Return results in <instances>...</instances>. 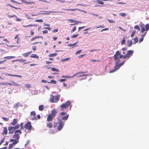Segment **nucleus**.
Wrapping results in <instances>:
<instances>
[{
    "label": "nucleus",
    "instance_id": "1",
    "mask_svg": "<svg viewBox=\"0 0 149 149\" xmlns=\"http://www.w3.org/2000/svg\"><path fill=\"white\" fill-rule=\"evenodd\" d=\"M119 53L118 52H116L114 55L113 56L115 62V65L114 67V69L110 70L109 72L110 73L114 72L120 68V66L118 63L120 61V58L119 56Z\"/></svg>",
    "mask_w": 149,
    "mask_h": 149
},
{
    "label": "nucleus",
    "instance_id": "2",
    "mask_svg": "<svg viewBox=\"0 0 149 149\" xmlns=\"http://www.w3.org/2000/svg\"><path fill=\"white\" fill-rule=\"evenodd\" d=\"M57 113V110L55 108L53 109L51 111V113L47 116V121L48 122L52 121L54 119Z\"/></svg>",
    "mask_w": 149,
    "mask_h": 149
},
{
    "label": "nucleus",
    "instance_id": "3",
    "mask_svg": "<svg viewBox=\"0 0 149 149\" xmlns=\"http://www.w3.org/2000/svg\"><path fill=\"white\" fill-rule=\"evenodd\" d=\"M53 123V127L56 128L57 127V129L58 131H60L62 130L64 125V123L61 120H59L58 122H54Z\"/></svg>",
    "mask_w": 149,
    "mask_h": 149
},
{
    "label": "nucleus",
    "instance_id": "4",
    "mask_svg": "<svg viewBox=\"0 0 149 149\" xmlns=\"http://www.w3.org/2000/svg\"><path fill=\"white\" fill-rule=\"evenodd\" d=\"M116 52H118L119 53L120 55H119V58H123L124 59L126 58H129L132 55L134 52L132 50H130L127 51L126 54L124 55L121 54L120 53L119 51H117Z\"/></svg>",
    "mask_w": 149,
    "mask_h": 149
},
{
    "label": "nucleus",
    "instance_id": "5",
    "mask_svg": "<svg viewBox=\"0 0 149 149\" xmlns=\"http://www.w3.org/2000/svg\"><path fill=\"white\" fill-rule=\"evenodd\" d=\"M69 107L70 108H71L72 107L71 103L70 101L68 100L65 102L61 104L60 106L61 110L62 111H63L65 109Z\"/></svg>",
    "mask_w": 149,
    "mask_h": 149
},
{
    "label": "nucleus",
    "instance_id": "6",
    "mask_svg": "<svg viewBox=\"0 0 149 149\" xmlns=\"http://www.w3.org/2000/svg\"><path fill=\"white\" fill-rule=\"evenodd\" d=\"M60 95L59 94L56 96H54L52 94L51 95L50 100L52 103H56L60 99Z\"/></svg>",
    "mask_w": 149,
    "mask_h": 149
},
{
    "label": "nucleus",
    "instance_id": "7",
    "mask_svg": "<svg viewBox=\"0 0 149 149\" xmlns=\"http://www.w3.org/2000/svg\"><path fill=\"white\" fill-rule=\"evenodd\" d=\"M22 133V132L20 130H16L15 132V134L13 136V138L19 140L20 137L19 134H21Z\"/></svg>",
    "mask_w": 149,
    "mask_h": 149
},
{
    "label": "nucleus",
    "instance_id": "8",
    "mask_svg": "<svg viewBox=\"0 0 149 149\" xmlns=\"http://www.w3.org/2000/svg\"><path fill=\"white\" fill-rule=\"evenodd\" d=\"M24 127L27 129L30 132L32 128L31 123L30 122H27L24 125Z\"/></svg>",
    "mask_w": 149,
    "mask_h": 149
},
{
    "label": "nucleus",
    "instance_id": "9",
    "mask_svg": "<svg viewBox=\"0 0 149 149\" xmlns=\"http://www.w3.org/2000/svg\"><path fill=\"white\" fill-rule=\"evenodd\" d=\"M36 113L35 111H31L30 113V116L31 117L32 116L33 117L32 118H31L30 119L33 120H37V118L36 116Z\"/></svg>",
    "mask_w": 149,
    "mask_h": 149
},
{
    "label": "nucleus",
    "instance_id": "10",
    "mask_svg": "<svg viewBox=\"0 0 149 149\" xmlns=\"http://www.w3.org/2000/svg\"><path fill=\"white\" fill-rule=\"evenodd\" d=\"M146 31V32L144 33V34L142 35L141 37H143L144 38V37H145L146 35L147 32L148 31L149 29V24H147L145 25Z\"/></svg>",
    "mask_w": 149,
    "mask_h": 149
},
{
    "label": "nucleus",
    "instance_id": "11",
    "mask_svg": "<svg viewBox=\"0 0 149 149\" xmlns=\"http://www.w3.org/2000/svg\"><path fill=\"white\" fill-rule=\"evenodd\" d=\"M14 127H9L8 128L9 131V134H12L14 132Z\"/></svg>",
    "mask_w": 149,
    "mask_h": 149
},
{
    "label": "nucleus",
    "instance_id": "12",
    "mask_svg": "<svg viewBox=\"0 0 149 149\" xmlns=\"http://www.w3.org/2000/svg\"><path fill=\"white\" fill-rule=\"evenodd\" d=\"M140 26L141 29V32L143 33L146 31L145 26L144 24H142L140 25Z\"/></svg>",
    "mask_w": 149,
    "mask_h": 149
},
{
    "label": "nucleus",
    "instance_id": "13",
    "mask_svg": "<svg viewBox=\"0 0 149 149\" xmlns=\"http://www.w3.org/2000/svg\"><path fill=\"white\" fill-rule=\"evenodd\" d=\"M10 142H13V144L14 145H15L19 142V140L18 139H10Z\"/></svg>",
    "mask_w": 149,
    "mask_h": 149
},
{
    "label": "nucleus",
    "instance_id": "14",
    "mask_svg": "<svg viewBox=\"0 0 149 149\" xmlns=\"http://www.w3.org/2000/svg\"><path fill=\"white\" fill-rule=\"evenodd\" d=\"M3 130V132L2 133L3 135L4 134H7L8 132V130L7 127H4Z\"/></svg>",
    "mask_w": 149,
    "mask_h": 149
},
{
    "label": "nucleus",
    "instance_id": "15",
    "mask_svg": "<svg viewBox=\"0 0 149 149\" xmlns=\"http://www.w3.org/2000/svg\"><path fill=\"white\" fill-rule=\"evenodd\" d=\"M86 72H83L80 71V72H77L75 74H74V75H73V76H72L71 77H70L72 78H73V77L78 75V74H80L84 73Z\"/></svg>",
    "mask_w": 149,
    "mask_h": 149
},
{
    "label": "nucleus",
    "instance_id": "16",
    "mask_svg": "<svg viewBox=\"0 0 149 149\" xmlns=\"http://www.w3.org/2000/svg\"><path fill=\"white\" fill-rule=\"evenodd\" d=\"M7 76H9L17 77H20V78H22V75H15V74H7Z\"/></svg>",
    "mask_w": 149,
    "mask_h": 149
},
{
    "label": "nucleus",
    "instance_id": "17",
    "mask_svg": "<svg viewBox=\"0 0 149 149\" xmlns=\"http://www.w3.org/2000/svg\"><path fill=\"white\" fill-rule=\"evenodd\" d=\"M32 52V51L29 52L27 53H26L24 54H22V55L25 57H27Z\"/></svg>",
    "mask_w": 149,
    "mask_h": 149
},
{
    "label": "nucleus",
    "instance_id": "18",
    "mask_svg": "<svg viewBox=\"0 0 149 149\" xmlns=\"http://www.w3.org/2000/svg\"><path fill=\"white\" fill-rule=\"evenodd\" d=\"M47 126L49 128H51L53 126V125L51 122L48 123L47 124Z\"/></svg>",
    "mask_w": 149,
    "mask_h": 149
},
{
    "label": "nucleus",
    "instance_id": "19",
    "mask_svg": "<svg viewBox=\"0 0 149 149\" xmlns=\"http://www.w3.org/2000/svg\"><path fill=\"white\" fill-rule=\"evenodd\" d=\"M17 122V119H14L13 121L11 123V124L13 125H15Z\"/></svg>",
    "mask_w": 149,
    "mask_h": 149
},
{
    "label": "nucleus",
    "instance_id": "20",
    "mask_svg": "<svg viewBox=\"0 0 149 149\" xmlns=\"http://www.w3.org/2000/svg\"><path fill=\"white\" fill-rule=\"evenodd\" d=\"M31 57L32 58H39V56L35 54H32L31 56Z\"/></svg>",
    "mask_w": 149,
    "mask_h": 149
},
{
    "label": "nucleus",
    "instance_id": "21",
    "mask_svg": "<svg viewBox=\"0 0 149 149\" xmlns=\"http://www.w3.org/2000/svg\"><path fill=\"white\" fill-rule=\"evenodd\" d=\"M69 114H68L67 115L65 116H63L62 117L61 119L62 120H66L68 119V118L69 117Z\"/></svg>",
    "mask_w": 149,
    "mask_h": 149
},
{
    "label": "nucleus",
    "instance_id": "22",
    "mask_svg": "<svg viewBox=\"0 0 149 149\" xmlns=\"http://www.w3.org/2000/svg\"><path fill=\"white\" fill-rule=\"evenodd\" d=\"M39 110L40 111H43L44 109V107L43 105H40L38 107Z\"/></svg>",
    "mask_w": 149,
    "mask_h": 149
},
{
    "label": "nucleus",
    "instance_id": "23",
    "mask_svg": "<svg viewBox=\"0 0 149 149\" xmlns=\"http://www.w3.org/2000/svg\"><path fill=\"white\" fill-rule=\"evenodd\" d=\"M42 38V39H43V37L42 36H36V37H34V38H32V39H31V41H33L36 39L38 38Z\"/></svg>",
    "mask_w": 149,
    "mask_h": 149
},
{
    "label": "nucleus",
    "instance_id": "24",
    "mask_svg": "<svg viewBox=\"0 0 149 149\" xmlns=\"http://www.w3.org/2000/svg\"><path fill=\"white\" fill-rule=\"evenodd\" d=\"M57 55V53H55L53 54H49V56L51 57H54L56 56Z\"/></svg>",
    "mask_w": 149,
    "mask_h": 149
},
{
    "label": "nucleus",
    "instance_id": "25",
    "mask_svg": "<svg viewBox=\"0 0 149 149\" xmlns=\"http://www.w3.org/2000/svg\"><path fill=\"white\" fill-rule=\"evenodd\" d=\"M125 37H123V39L122 41V42H121V45H125Z\"/></svg>",
    "mask_w": 149,
    "mask_h": 149
},
{
    "label": "nucleus",
    "instance_id": "26",
    "mask_svg": "<svg viewBox=\"0 0 149 149\" xmlns=\"http://www.w3.org/2000/svg\"><path fill=\"white\" fill-rule=\"evenodd\" d=\"M127 43L128 44V47H130L132 44V42L131 40H128L127 42Z\"/></svg>",
    "mask_w": 149,
    "mask_h": 149
},
{
    "label": "nucleus",
    "instance_id": "27",
    "mask_svg": "<svg viewBox=\"0 0 149 149\" xmlns=\"http://www.w3.org/2000/svg\"><path fill=\"white\" fill-rule=\"evenodd\" d=\"M77 43V42H76L74 44H69L68 45V46L70 47H72V46L73 47H74L76 46V45Z\"/></svg>",
    "mask_w": 149,
    "mask_h": 149
},
{
    "label": "nucleus",
    "instance_id": "28",
    "mask_svg": "<svg viewBox=\"0 0 149 149\" xmlns=\"http://www.w3.org/2000/svg\"><path fill=\"white\" fill-rule=\"evenodd\" d=\"M62 9L65 10H69V11H75L77 10V9H65L64 8H62Z\"/></svg>",
    "mask_w": 149,
    "mask_h": 149
},
{
    "label": "nucleus",
    "instance_id": "29",
    "mask_svg": "<svg viewBox=\"0 0 149 149\" xmlns=\"http://www.w3.org/2000/svg\"><path fill=\"white\" fill-rule=\"evenodd\" d=\"M11 82L12 84V85H13L14 86H19V84H16L15 82L14 81H11Z\"/></svg>",
    "mask_w": 149,
    "mask_h": 149
},
{
    "label": "nucleus",
    "instance_id": "30",
    "mask_svg": "<svg viewBox=\"0 0 149 149\" xmlns=\"http://www.w3.org/2000/svg\"><path fill=\"white\" fill-rule=\"evenodd\" d=\"M47 83H48L56 84V81L52 80H51L50 82H48Z\"/></svg>",
    "mask_w": 149,
    "mask_h": 149
},
{
    "label": "nucleus",
    "instance_id": "31",
    "mask_svg": "<svg viewBox=\"0 0 149 149\" xmlns=\"http://www.w3.org/2000/svg\"><path fill=\"white\" fill-rule=\"evenodd\" d=\"M134 29L138 30L139 31H140V28L139 26L138 25H135L134 27Z\"/></svg>",
    "mask_w": 149,
    "mask_h": 149
},
{
    "label": "nucleus",
    "instance_id": "32",
    "mask_svg": "<svg viewBox=\"0 0 149 149\" xmlns=\"http://www.w3.org/2000/svg\"><path fill=\"white\" fill-rule=\"evenodd\" d=\"M52 70L53 71H56L57 72H59V70L58 69H56L54 68H52Z\"/></svg>",
    "mask_w": 149,
    "mask_h": 149
},
{
    "label": "nucleus",
    "instance_id": "33",
    "mask_svg": "<svg viewBox=\"0 0 149 149\" xmlns=\"http://www.w3.org/2000/svg\"><path fill=\"white\" fill-rule=\"evenodd\" d=\"M10 1L12 2H13V3H17V4H21V3H20L19 2H17L16 1H15L14 0H10Z\"/></svg>",
    "mask_w": 149,
    "mask_h": 149
},
{
    "label": "nucleus",
    "instance_id": "34",
    "mask_svg": "<svg viewBox=\"0 0 149 149\" xmlns=\"http://www.w3.org/2000/svg\"><path fill=\"white\" fill-rule=\"evenodd\" d=\"M134 40L135 42L134 44H135L138 41V38L137 37L134 38Z\"/></svg>",
    "mask_w": 149,
    "mask_h": 149
},
{
    "label": "nucleus",
    "instance_id": "35",
    "mask_svg": "<svg viewBox=\"0 0 149 149\" xmlns=\"http://www.w3.org/2000/svg\"><path fill=\"white\" fill-rule=\"evenodd\" d=\"M2 118L4 121H7L9 120V118H6L4 117H2Z\"/></svg>",
    "mask_w": 149,
    "mask_h": 149
},
{
    "label": "nucleus",
    "instance_id": "36",
    "mask_svg": "<svg viewBox=\"0 0 149 149\" xmlns=\"http://www.w3.org/2000/svg\"><path fill=\"white\" fill-rule=\"evenodd\" d=\"M69 59H70V58H65L64 59H62V60H61V61L62 62H64L65 61H68V60H69Z\"/></svg>",
    "mask_w": 149,
    "mask_h": 149
},
{
    "label": "nucleus",
    "instance_id": "37",
    "mask_svg": "<svg viewBox=\"0 0 149 149\" xmlns=\"http://www.w3.org/2000/svg\"><path fill=\"white\" fill-rule=\"evenodd\" d=\"M136 33V31L135 30H134L132 31V34L131 35V37H133L134 35V34H135Z\"/></svg>",
    "mask_w": 149,
    "mask_h": 149
},
{
    "label": "nucleus",
    "instance_id": "38",
    "mask_svg": "<svg viewBox=\"0 0 149 149\" xmlns=\"http://www.w3.org/2000/svg\"><path fill=\"white\" fill-rule=\"evenodd\" d=\"M120 15L121 16L123 17H125L126 16V14L125 13H121L120 14Z\"/></svg>",
    "mask_w": 149,
    "mask_h": 149
},
{
    "label": "nucleus",
    "instance_id": "39",
    "mask_svg": "<svg viewBox=\"0 0 149 149\" xmlns=\"http://www.w3.org/2000/svg\"><path fill=\"white\" fill-rule=\"evenodd\" d=\"M17 61L19 62H22L25 61L26 60H23L22 58H20L19 59H17Z\"/></svg>",
    "mask_w": 149,
    "mask_h": 149
},
{
    "label": "nucleus",
    "instance_id": "40",
    "mask_svg": "<svg viewBox=\"0 0 149 149\" xmlns=\"http://www.w3.org/2000/svg\"><path fill=\"white\" fill-rule=\"evenodd\" d=\"M14 57V56H7V57H4V58H7V59H11L12 58H13Z\"/></svg>",
    "mask_w": 149,
    "mask_h": 149
},
{
    "label": "nucleus",
    "instance_id": "41",
    "mask_svg": "<svg viewBox=\"0 0 149 149\" xmlns=\"http://www.w3.org/2000/svg\"><path fill=\"white\" fill-rule=\"evenodd\" d=\"M36 48H37V47L36 46H33L32 47V49L34 51H35L36 49Z\"/></svg>",
    "mask_w": 149,
    "mask_h": 149
},
{
    "label": "nucleus",
    "instance_id": "42",
    "mask_svg": "<svg viewBox=\"0 0 149 149\" xmlns=\"http://www.w3.org/2000/svg\"><path fill=\"white\" fill-rule=\"evenodd\" d=\"M20 126L19 125V124H18L16 125H15L14 127V129H18L19 128Z\"/></svg>",
    "mask_w": 149,
    "mask_h": 149
},
{
    "label": "nucleus",
    "instance_id": "43",
    "mask_svg": "<svg viewBox=\"0 0 149 149\" xmlns=\"http://www.w3.org/2000/svg\"><path fill=\"white\" fill-rule=\"evenodd\" d=\"M36 22H43V21L42 19H36L35 21Z\"/></svg>",
    "mask_w": 149,
    "mask_h": 149
},
{
    "label": "nucleus",
    "instance_id": "44",
    "mask_svg": "<svg viewBox=\"0 0 149 149\" xmlns=\"http://www.w3.org/2000/svg\"><path fill=\"white\" fill-rule=\"evenodd\" d=\"M42 42H34L32 44V45H36V44H37L38 43H40L41 44Z\"/></svg>",
    "mask_w": 149,
    "mask_h": 149
},
{
    "label": "nucleus",
    "instance_id": "45",
    "mask_svg": "<svg viewBox=\"0 0 149 149\" xmlns=\"http://www.w3.org/2000/svg\"><path fill=\"white\" fill-rule=\"evenodd\" d=\"M82 50H80L77 51L76 53V54H78L80 53H81V52Z\"/></svg>",
    "mask_w": 149,
    "mask_h": 149
},
{
    "label": "nucleus",
    "instance_id": "46",
    "mask_svg": "<svg viewBox=\"0 0 149 149\" xmlns=\"http://www.w3.org/2000/svg\"><path fill=\"white\" fill-rule=\"evenodd\" d=\"M107 20L109 23H114L115 22V21L113 20L107 19Z\"/></svg>",
    "mask_w": 149,
    "mask_h": 149
},
{
    "label": "nucleus",
    "instance_id": "47",
    "mask_svg": "<svg viewBox=\"0 0 149 149\" xmlns=\"http://www.w3.org/2000/svg\"><path fill=\"white\" fill-rule=\"evenodd\" d=\"M78 35H79L78 34H76V35H74L71 36V38H76L78 36Z\"/></svg>",
    "mask_w": 149,
    "mask_h": 149
},
{
    "label": "nucleus",
    "instance_id": "48",
    "mask_svg": "<svg viewBox=\"0 0 149 149\" xmlns=\"http://www.w3.org/2000/svg\"><path fill=\"white\" fill-rule=\"evenodd\" d=\"M8 5L9 6H10V7H12V8H15V9H17L18 8L15 7H14V6H12L11 4H8Z\"/></svg>",
    "mask_w": 149,
    "mask_h": 149
},
{
    "label": "nucleus",
    "instance_id": "49",
    "mask_svg": "<svg viewBox=\"0 0 149 149\" xmlns=\"http://www.w3.org/2000/svg\"><path fill=\"white\" fill-rule=\"evenodd\" d=\"M48 30H44L42 31V33L43 34L47 33H48Z\"/></svg>",
    "mask_w": 149,
    "mask_h": 149
},
{
    "label": "nucleus",
    "instance_id": "50",
    "mask_svg": "<svg viewBox=\"0 0 149 149\" xmlns=\"http://www.w3.org/2000/svg\"><path fill=\"white\" fill-rule=\"evenodd\" d=\"M16 17V21H21V20L20 18L17 17L16 16V17Z\"/></svg>",
    "mask_w": 149,
    "mask_h": 149
},
{
    "label": "nucleus",
    "instance_id": "51",
    "mask_svg": "<svg viewBox=\"0 0 149 149\" xmlns=\"http://www.w3.org/2000/svg\"><path fill=\"white\" fill-rule=\"evenodd\" d=\"M7 16L9 18H11L13 17H16V15H8Z\"/></svg>",
    "mask_w": 149,
    "mask_h": 149
},
{
    "label": "nucleus",
    "instance_id": "52",
    "mask_svg": "<svg viewBox=\"0 0 149 149\" xmlns=\"http://www.w3.org/2000/svg\"><path fill=\"white\" fill-rule=\"evenodd\" d=\"M76 29V26H74L73 29H72V30H71V33H72V32H74V31H75Z\"/></svg>",
    "mask_w": 149,
    "mask_h": 149
},
{
    "label": "nucleus",
    "instance_id": "53",
    "mask_svg": "<svg viewBox=\"0 0 149 149\" xmlns=\"http://www.w3.org/2000/svg\"><path fill=\"white\" fill-rule=\"evenodd\" d=\"M21 1V3H26V1L25 0H20Z\"/></svg>",
    "mask_w": 149,
    "mask_h": 149
},
{
    "label": "nucleus",
    "instance_id": "54",
    "mask_svg": "<svg viewBox=\"0 0 149 149\" xmlns=\"http://www.w3.org/2000/svg\"><path fill=\"white\" fill-rule=\"evenodd\" d=\"M75 22V23H74V24H71V25H75V24H77L78 22H79V23H81V22H80L76 21H75V22Z\"/></svg>",
    "mask_w": 149,
    "mask_h": 149
},
{
    "label": "nucleus",
    "instance_id": "55",
    "mask_svg": "<svg viewBox=\"0 0 149 149\" xmlns=\"http://www.w3.org/2000/svg\"><path fill=\"white\" fill-rule=\"evenodd\" d=\"M66 114V112H61V116H63L64 115H65Z\"/></svg>",
    "mask_w": 149,
    "mask_h": 149
},
{
    "label": "nucleus",
    "instance_id": "56",
    "mask_svg": "<svg viewBox=\"0 0 149 149\" xmlns=\"http://www.w3.org/2000/svg\"><path fill=\"white\" fill-rule=\"evenodd\" d=\"M66 80V79H59V81L61 82H62Z\"/></svg>",
    "mask_w": 149,
    "mask_h": 149
},
{
    "label": "nucleus",
    "instance_id": "57",
    "mask_svg": "<svg viewBox=\"0 0 149 149\" xmlns=\"http://www.w3.org/2000/svg\"><path fill=\"white\" fill-rule=\"evenodd\" d=\"M85 27V26H81V27H79L78 28V31H79L80 30L83 29Z\"/></svg>",
    "mask_w": 149,
    "mask_h": 149
},
{
    "label": "nucleus",
    "instance_id": "58",
    "mask_svg": "<svg viewBox=\"0 0 149 149\" xmlns=\"http://www.w3.org/2000/svg\"><path fill=\"white\" fill-rule=\"evenodd\" d=\"M58 29H55L52 31V32L55 33L58 32Z\"/></svg>",
    "mask_w": 149,
    "mask_h": 149
},
{
    "label": "nucleus",
    "instance_id": "59",
    "mask_svg": "<svg viewBox=\"0 0 149 149\" xmlns=\"http://www.w3.org/2000/svg\"><path fill=\"white\" fill-rule=\"evenodd\" d=\"M29 143H30L29 141L28 140L27 141L26 143L25 144V146H27L28 145H29Z\"/></svg>",
    "mask_w": 149,
    "mask_h": 149
},
{
    "label": "nucleus",
    "instance_id": "60",
    "mask_svg": "<svg viewBox=\"0 0 149 149\" xmlns=\"http://www.w3.org/2000/svg\"><path fill=\"white\" fill-rule=\"evenodd\" d=\"M86 55V54H84L81 55L79 56L78 57L79 58H82L83 56Z\"/></svg>",
    "mask_w": 149,
    "mask_h": 149
},
{
    "label": "nucleus",
    "instance_id": "61",
    "mask_svg": "<svg viewBox=\"0 0 149 149\" xmlns=\"http://www.w3.org/2000/svg\"><path fill=\"white\" fill-rule=\"evenodd\" d=\"M31 34L33 36L34 34V32L33 30V29H32L31 31L30 32Z\"/></svg>",
    "mask_w": 149,
    "mask_h": 149
},
{
    "label": "nucleus",
    "instance_id": "62",
    "mask_svg": "<svg viewBox=\"0 0 149 149\" xmlns=\"http://www.w3.org/2000/svg\"><path fill=\"white\" fill-rule=\"evenodd\" d=\"M125 61H123L121 63H119V65H120V66H122L124 64V63L125 62Z\"/></svg>",
    "mask_w": 149,
    "mask_h": 149
},
{
    "label": "nucleus",
    "instance_id": "63",
    "mask_svg": "<svg viewBox=\"0 0 149 149\" xmlns=\"http://www.w3.org/2000/svg\"><path fill=\"white\" fill-rule=\"evenodd\" d=\"M13 143H12V144H10L9 145V148H12V147H13Z\"/></svg>",
    "mask_w": 149,
    "mask_h": 149
},
{
    "label": "nucleus",
    "instance_id": "64",
    "mask_svg": "<svg viewBox=\"0 0 149 149\" xmlns=\"http://www.w3.org/2000/svg\"><path fill=\"white\" fill-rule=\"evenodd\" d=\"M143 37H141L140 39L139 40V41L140 42H141L143 41Z\"/></svg>",
    "mask_w": 149,
    "mask_h": 149
}]
</instances>
